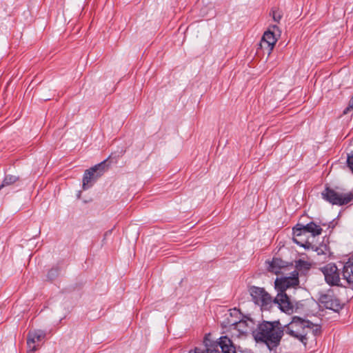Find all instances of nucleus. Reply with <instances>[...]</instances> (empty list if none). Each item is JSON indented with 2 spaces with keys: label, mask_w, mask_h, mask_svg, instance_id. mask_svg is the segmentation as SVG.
<instances>
[{
  "label": "nucleus",
  "mask_w": 353,
  "mask_h": 353,
  "mask_svg": "<svg viewBox=\"0 0 353 353\" xmlns=\"http://www.w3.org/2000/svg\"><path fill=\"white\" fill-rule=\"evenodd\" d=\"M342 279L348 285H353V256L343 267Z\"/></svg>",
  "instance_id": "nucleus-14"
},
{
  "label": "nucleus",
  "mask_w": 353,
  "mask_h": 353,
  "mask_svg": "<svg viewBox=\"0 0 353 353\" xmlns=\"http://www.w3.org/2000/svg\"><path fill=\"white\" fill-rule=\"evenodd\" d=\"M316 252H317L318 254H323V252L321 248H316Z\"/></svg>",
  "instance_id": "nucleus-24"
},
{
  "label": "nucleus",
  "mask_w": 353,
  "mask_h": 353,
  "mask_svg": "<svg viewBox=\"0 0 353 353\" xmlns=\"http://www.w3.org/2000/svg\"><path fill=\"white\" fill-rule=\"evenodd\" d=\"M321 196L327 202L336 205H346L353 200V192L340 193L329 187L321 192Z\"/></svg>",
  "instance_id": "nucleus-5"
},
{
  "label": "nucleus",
  "mask_w": 353,
  "mask_h": 353,
  "mask_svg": "<svg viewBox=\"0 0 353 353\" xmlns=\"http://www.w3.org/2000/svg\"><path fill=\"white\" fill-rule=\"evenodd\" d=\"M283 330L284 333L305 345L310 334L316 336L321 333V327L308 320L294 316L291 321L283 327Z\"/></svg>",
  "instance_id": "nucleus-1"
},
{
  "label": "nucleus",
  "mask_w": 353,
  "mask_h": 353,
  "mask_svg": "<svg viewBox=\"0 0 353 353\" xmlns=\"http://www.w3.org/2000/svg\"><path fill=\"white\" fill-rule=\"evenodd\" d=\"M284 266V262L282 260L280 259L274 258L270 263L268 270L271 272L278 274L280 273L281 269Z\"/></svg>",
  "instance_id": "nucleus-17"
},
{
  "label": "nucleus",
  "mask_w": 353,
  "mask_h": 353,
  "mask_svg": "<svg viewBox=\"0 0 353 353\" xmlns=\"http://www.w3.org/2000/svg\"><path fill=\"white\" fill-rule=\"evenodd\" d=\"M231 319H228V323L236 329L238 325L243 321V314L240 310L236 307L229 310Z\"/></svg>",
  "instance_id": "nucleus-16"
},
{
  "label": "nucleus",
  "mask_w": 353,
  "mask_h": 353,
  "mask_svg": "<svg viewBox=\"0 0 353 353\" xmlns=\"http://www.w3.org/2000/svg\"><path fill=\"white\" fill-rule=\"evenodd\" d=\"M353 109V98H351L348 106L343 110V114H347L350 110Z\"/></svg>",
  "instance_id": "nucleus-23"
},
{
  "label": "nucleus",
  "mask_w": 353,
  "mask_h": 353,
  "mask_svg": "<svg viewBox=\"0 0 353 353\" xmlns=\"http://www.w3.org/2000/svg\"><path fill=\"white\" fill-rule=\"evenodd\" d=\"M249 292L254 303L260 305L262 310H269L272 307L273 299L263 288L252 286Z\"/></svg>",
  "instance_id": "nucleus-6"
},
{
  "label": "nucleus",
  "mask_w": 353,
  "mask_h": 353,
  "mask_svg": "<svg viewBox=\"0 0 353 353\" xmlns=\"http://www.w3.org/2000/svg\"><path fill=\"white\" fill-rule=\"evenodd\" d=\"M46 334L41 330L30 331L28 334V353H34L39 347V343L45 338Z\"/></svg>",
  "instance_id": "nucleus-10"
},
{
  "label": "nucleus",
  "mask_w": 353,
  "mask_h": 353,
  "mask_svg": "<svg viewBox=\"0 0 353 353\" xmlns=\"http://www.w3.org/2000/svg\"><path fill=\"white\" fill-rule=\"evenodd\" d=\"M275 288L278 292H285V291L290 288H294L299 284V273L296 270L292 272L290 276L276 279L275 280Z\"/></svg>",
  "instance_id": "nucleus-9"
},
{
  "label": "nucleus",
  "mask_w": 353,
  "mask_h": 353,
  "mask_svg": "<svg viewBox=\"0 0 353 353\" xmlns=\"http://www.w3.org/2000/svg\"><path fill=\"white\" fill-rule=\"evenodd\" d=\"M296 268L298 270H308L311 268V264L307 261L299 260L296 263Z\"/></svg>",
  "instance_id": "nucleus-19"
},
{
  "label": "nucleus",
  "mask_w": 353,
  "mask_h": 353,
  "mask_svg": "<svg viewBox=\"0 0 353 353\" xmlns=\"http://www.w3.org/2000/svg\"><path fill=\"white\" fill-rule=\"evenodd\" d=\"M59 274V270L57 268H52L48 273V278L50 280L54 279Z\"/></svg>",
  "instance_id": "nucleus-21"
},
{
  "label": "nucleus",
  "mask_w": 353,
  "mask_h": 353,
  "mask_svg": "<svg viewBox=\"0 0 353 353\" xmlns=\"http://www.w3.org/2000/svg\"><path fill=\"white\" fill-rule=\"evenodd\" d=\"M277 304L279 307L284 312L290 313L293 311V307L289 297L285 292H278L277 296L273 299V303Z\"/></svg>",
  "instance_id": "nucleus-13"
},
{
  "label": "nucleus",
  "mask_w": 353,
  "mask_h": 353,
  "mask_svg": "<svg viewBox=\"0 0 353 353\" xmlns=\"http://www.w3.org/2000/svg\"><path fill=\"white\" fill-rule=\"evenodd\" d=\"M319 301L327 309L334 312H338L343 307V305L340 303L339 299L330 292L321 294L319 297Z\"/></svg>",
  "instance_id": "nucleus-11"
},
{
  "label": "nucleus",
  "mask_w": 353,
  "mask_h": 353,
  "mask_svg": "<svg viewBox=\"0 0 353 353\" xmlns=\"http://www.w3.org/2000/svg\"><path fill=\"white\" fill-rule=\"evenodd\" d=\"M276 41L277 39L276 38L274 34L270 31H267L264 33L260 45L261 48H269V51H271L273 49Z\"/></svg>",
  "instance_id": "nucleus-15"
},
{
  "label": "nucleus",
  "mask_w": 353,
  "mask_h": 353,
  "mask_svg": "<svg viewBox=\"0 0 353 353\" xmlns=\"http://www.w3.org/2000/svg\"><path fill=\"white\" fill-rule=\"evenodd\" d=\"M347 163L348 167L353 172V151H352L350 154H347Z\"/></svg>",
  "instance_id": "nucleus-22"
},
{
  "label": "nucleus",
  "mask_w": 353,
  "mask_h": 353,
  "mask_svg": "<svg viewBox=\"0 0 353 353\" xmlns=\"http://www.w3.org/2000/svg\"><path fill=\"white\" fill-rule=\"evenodd\" d=\"M19 179V177L14 176V175H6L0 185V190L3 188L5 186L10 185L13 183H14L16 181H17Z\"/></svg>",
  "instance_id": "nucleus-18"
},
{
  "label": "nucleus",
  "mask_w": 353,
  "mask_h": 353,
  "mask_svg": "<svg viewBox=\"0 0 353 353\" xmlns=\"http://www.w3.org/2000/svg\"><path fill=\"white\" fill-rule=\"evenodd\" d=\"M272 18L274 21L279 22L282 18L281 12L279 10H274L272 11Z\"/></svg>",
  "instance_id": "nucleus-20"
},
{
  "label": "nucleus",
  "mask_w": 353,
  "mask_h": 353,
  "mask_svg": "<svg viewBox=\"0 0 353 353\" xmlns=\"http://www.w3.org/2000/svg\"><path fill=\"white\" fill-rule=\"evenodd\" d=\"M283 334V327L279 321H263L256 334L255 341L264 343L270 350H272L279 345Z\"/></svg>",
  "instance_id": "nucleus-2"
},
{
  "label": "nucleus",
  "mask_w": 353,
  "mask_h": 353,
  "mask_svg": "<svg viewBox=\"0 0 353 353\" xmlns=\"http://www.w3.org/2000/svg\"><path fill=\"white\" fill-rule=\"evenodd\" d=\"M320 270L325 277V282L331 286H342L341 273L335 263H330L321 267Z\"/></svg>",
  "instance_id": "nucleus-7"
},
{
  "label": "nucleus",
  "mask_w": 353,
  "mask_h": 353,
  "mask_svg": "<svg viewBox=\"0 0 353 353\" xmlns=\"http://www.w3.org/2000/svg\"><path fill=\"white\" fill-rule=\"evenodd\" d=\"M305 236H302L301 237H299V240H301V239H304L305 241H307L305 238Z\"/></svg>",
  "instance_id": "nucleus-25"
},
{
  "label": "nucleus",
  "mask_w": 353,
  "mask_h": 353,
  "mask_svg": "<svg viewBox=\"0 0 353 353\" xmlns=\"http://www.w3.org/2000/svg\"><path fill=\"white\" fill-rule=\"evenodd\" d=\"M260 321L250 315H244V335L251 334L255 340L261 326Z\"/></svg>",
  "instance_id": "nucleus-12"
},
{
  "label": "nucleus",
  "mask_w": 353,
  "mask_h": 353,
  "mask_svg": "<svg viewBox=\"0 0 353 353\" xmlns=\"http://www.w3.org/2000/svg\"><path fill=\"white\" fill-rule=\"evenodd\" d=\"M106 161L107 160H105L90 169L85 170L83 179V190L88 189L90 186V183L96 180L105 172L107 166Z\"/></svg>",
  "instance_id": "nucleus-8"
},
{
  "label": "nucleus",
  "mask_w": 353,
  "mask_h": 353,
  "mask_svg": "<svg viewBox=\"0 0 353 353\" xmlns=\"http://www.w3.org/2000/svg\"><path fill=\"white\" fill-rule=\"evenodd\" d=\"M210 336V334H208L204 338V350L195 347L194 351L190 353H236L235 348L228 337L221 336L219 341H213Z\"/></svg>",
  "instance_id": "nucleus-3"
},
{
  "label": "nucleus",
  "mask_w": 353,
  "mask_h": 353,
  "mask_svg": "<svg viewBox=\"0 0 353 353\" xmlns=\"http://www.w3.org/2000/svg\"><path fill=\"white\" fill-rule=\"evenodd\" d=\"M322 230L321 226L314 222H310L306 225L297 224L293 228V241L304 248H309L312 246V244L308 241L299 240V237L306 236L308 233H311L313 236H316L320 235Z\"/></svg>",
  "instance_id": "nucleus-4"
}]
</instances>
